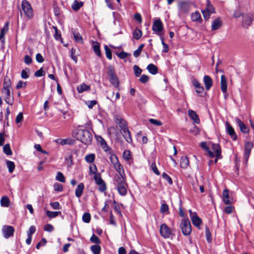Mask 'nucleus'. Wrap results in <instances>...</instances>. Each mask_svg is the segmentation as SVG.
Returning <instances> with one entry per match:
<instances>
[{"label": "nucleus", "mask_w": 254, "mask_h": 254, "mask_svg": "<svg viewBox=\"0 0 254 254\" xmlns=\"http://www.w3.org/2000/svg\"><path fill=\"white\" fill-rule=\"evenodd\" d=\"M227 131L234 140L237 139V136L233 127L228 122L226 123Z\"/></svg>", "instance_id": "17"}, {"label": "nucleus", "mask_w": 254, "mask_h": 254, "mask_svg": "<svg viewBox=\"0 0 254 254\" xmlns=\"http://www.w3.org/2000/svg\"><path fill=\"white\" fill-rule=\"evenodd\" d=\"M119 174L115 175L113 181L118 192L122 196L127 193V184L126 181V175L122 165L119 163L114 166Z\"/></svg>", "instance_id": "1"}, {"label": "nucleus", "mask_w": 254, "mask_h": 254, "mask_svg": "<svg viewBox=\"0 0 254 254\" xmlns=\"http://www.w3.org/2000/svg\"><path fill=\"white\" fill-rule=\"evenodd\" d=\"M163 29V27L161 21L159 19L155 20L152 25L153 31L156 34L160 35Z\"/></svg>", "instance_id": "11"}, {"label": "nucleus", "mask_w": 254, "mask_h": 254, "mask_svg": "<svg viewBox=\"0 0 254 254\" xmlns=\"http://www.w3.org/2000/svg\"><path fill=\"white\" fill-rule=\"evenodd\" d=\"M109 80L110 83L115 87H118L119 86V82L118 79L116 76L110 77Z\"/></svg>", "instance_id": "39"}, {"label": "nucleus", "mask_w": 254, "mask_h": 254, "mask_svg": "<svg viewBox=\"0 0 254 254\" xmlns=\"http://www.w3.org/2000/svg\"><path fill=\"white\" fill-rule=\"evenodd\" d=\"M9 202V199L7 196H2L0 199V205L2 207H8Z\"/></svg>", "instance_id": "29"}, {"label": "nucleus", "mask_w": 254, "mask_h": 254, "mask_svg": "<svg viewBox=\"0 0 254 254\" xmlns=\"http://www.w3.org/2000/svg\"><path fill=\"white\" fill-rule=\"evenodd\" d=\"M147 69L149 72L152 74H156L158 71V68L157 66L152 64H148L147 67Z\"/></svg>", "instance_id": "30"}, {"label": "nucleus", "mask_w": 254, "mask_h": 254, "mask_svg": "<svg viewBox=\"0 0 254 254\" xmlns=\"http://www.w3.org/2000/svg\"><path fill=\"white\" fill-rule=\"evenodd\" d=\"M44 230L46 231L51 232L54 230V227L51 224H48L45 225Z\"/></svg>", "instance_id": "58"}, {"label": "nucleus", "mask_w": 254, "mask_h": 254, "mask_svg": "<svg viewBox=\"0 0 254 254\" xmlns=\"http://www.w3.org/2000/svg\"><path fill=\"white\" fill-rule=\"evenodd\" d=\"M200 146L207 152L210 157L213 158L214 157V152L209 149V148L207 146V143L206 142H201L200 143Z\"/></svg>", "instance_id": "21"}, {"label": "nucleus", "mask_w": 254, "mask_h": 254, "mask_svg": "<svg viewBox=\"0 0 254 254\" xmlns=\"http://www.w3.org/2000/svg\"><path fill=\"white\" fill-rule=\"evenodd\" d=\"M8 29V23L5 24L3 27L1 29L0 34V40L1 41V42L3 44L4 43V35L7 32Z\"/></svg>", "instance_id": "24"}, {"label": "nucleus", "mask_w": 254, "mask_h": 254, "mask_svg": "<svg viewBox=\"0 0 254 254\" xmlns=\"http://www.w3.org/2000/svg\"><path fill=\"white\" fill-rule=\"evenodd\" d=\"M95 156L94 154H90L85 156V160L88 163H92L95 160Z\"/></svg>", "instance_id": "45"}, {"label": "nucleus", "mask_w": 254, "mask_h": 254, "mask_svg": "<svg viewBox=\"0 0 254 254\" xmlns=\"http://www.w3.org/2000/svg\"><path fill=\"white\" fill-rule=\"evenodd\" d=\"M90 87L84 83H82L77 87V90L79 93H82L84 91H88Z\"/></svg>", "instance_id": "31"}, {"label": "nucleus", "mask_w": 254, "mask_h": 254, "mask_svg": "<svg viewBox=\"0 0 254 254\" xmlns=\"http://www.w3.org/2000/svg\"><path fill=\"white\" fill-rule=\"evenodd\" d=\"M14 232V228L11 226L4 225L2 228V235L5 239L13 236Z\"/></svg>", "instance_id": "9"}, {"label": "nucleus", "mask_w": 254, "mask_h": 254, "mask_svg": "<svg viewBox=\"0 0 254 254\" xmlns=\"http://www.w3.org/2000/svg\"><path fill=\"white\" fill-rule=\"evenodd\" d=\"M139 81L142 83H146L149 80V77L147 75L143 74L139 78Z\"/></svg>", "instance_id": "57"}, {"label": "nucleus", "mask_w": 254, "mask_h": 254, "mask_svg": "<svg viewBox=\"0 0 254 254\" xmlns=\"http://www.w3.org/2000/svg\"><path fill=\"white\" fill-rule=\"evenodd\" d=\"M11 81L7 76L4 78L2 89H11Z\"/></svg>", "instance_id": "28"}, {"label": "nucleus", "mask_w": 254, "mask_h": 254, "mask_svg": "<svg viewBox=\"0 0 254 254\" xmlns=\"http://www.w3.org/2000/svg\"><path fill=\"white\" fill-rule=\"evenodd\" d=\"M26 86V83L22 81H19L17 83L16 88L18 89L21 88L25 87Z\"/></svg>", "instance_id": "64"}, {"label": "nucleus", "mask_w": 254, "mask_h": 254, "mask_svg": "<svg viewBox=\"0 0 254 254\" xmlns=\"http://www.w3.org/2000/svg\"><path fill=\"white\" fill-rule=\"evenodd\" d=\"M21 8L26 17L28 19H32L34 16L33 8L27 0H23L21 2Z\"/></svg>", "instance_id": "3"}, {"label": "nucleus", "mask_w": 254, "mask_h": 254, "mask_svg": "<svg viewBox=\"0 0 254 254\" xmlns=\"http://www.w3.org/2000/svg\"><path fill=\"white\" fill-rule=\"evenodd\" d=\"M84 188V186L83 183L78 184L75 190V195L76 197H80L82 195Z\"/></svg>", "instance_id": "26"}, {"label": "nucleus", "mask_w": 254, "mask_h": 254, "mask_svg": "<svg viewBox=\"0 0 254 254\" xmlns=\"http://www.w3.org/2000/svg\"><path fill=\"white\" fill-rule=\"evenodd\" d=\"M144 47V45L143 44H141L139 47L138 48H137V49L136 50H135L134 52H133V56L135 57H138L139 55L140 54V53L143 49V48Z\"/></svg>", "instance_id": "48"}, {"label": "nucleus", "mask_w": 254, "mask_h": 254, "mask_svg": "<svg viewBox=\"0 0 254 254\" xmlns=\"http://www.w3.org/2000/svg\"><path fill=\"white\" fill-rule=\"evenodd\" d=\"M124 138L128 143H130L132 141V139L130 135V133L129 131L128 128L125 130L121 131Z\"/></svg>", "instance_id": "27"}, {"label": "nucleus", "mask_w": 254, "mask_h": 254, "mask_svg": "<svg viewBox=\"0 0 254 254\" xmlns=\"http://www.w3.org/2000/svg\"><path fill=\"white\" fill-rule=\"evenodd\" d=\"M160 233L162 237L164 238H168L171 234V231L168 226L164 223L162 224L160 228Z\"/></svg>", "instance_id": "10"}, {"label": "nucleus", "mask_w": 254, "mask_h": 254, "mask_svg": "<svg viewBox=\"0 0 254 254\" xmlns=\"http://www.w3.org/2000/svg\"><path fill=\"white\" fill-rule=\"evenodd\" d=\"M108 74L110 77L116 76L114 68L112 66H109L108 67Z\"/></svg>", "instance_id": "52"}, {"label": "nucleus", "mask_w": 254, "mask_h": 254, "mask_svg": "<svg viewBox=\"0 0 254 254\" xmlns=\"http://www.w3.org/2000/svg\"><path fill=\"white\" fill-rule=\"evenodd\" d=\"M162 178L164 179H165L166 181H167L170 185H172V184L173 182H172V179L166 173H163L162 174Z\"/></svg>", "instance_id": "55"}, {"label": "nucleus", "mask_w": 254, "mask_h": 254, "mask_svg": "<svg viewBox=\"0 0 254 254\" xmlns=\"http://www.w3.org/2000/svg\"><path fill=\"white\" fill-rule=\"evenodd\" d=\"M44 74L45 72L43 71V68H41L35 72L34 75L36 77H40L44 75Z\"/></svg>", "instance_id": "63"}, {"label": "nucleus", "mask_w": 254, "mask_h": 254, "mask_svg": "<svg viewBox=\"0 0 254 254\" xmlns=\"http://www.w3.org/2000/svg\"><path fill=\"white\" fill-rule=\"evenodd\" d=\"M192 84L195 87L196 92L197 93L201 94L203 93L204 88L203 86L196 79L192 80Z\"/></svg>", "instance_id": "19"}, {"label": "nucleus", "mask_w": 254, "mask_h": 254, "mask_svg": "<svg viewBox=\"0 0 254 254\" xmlns=\"http://www.w3.org/2000/svg\"><path fill=\"white\" fill-rule=\"evenodd\" d=\"M133 68L135 76L137 77L139 76L142 72V69L136 65H134Z\"/></svg>", "instance_id": "51"}, {"label": "nucleus", "mask_w": 254, "mask_h": 254, "mask_svg": "<svg viewBox=\"0 0 254 254\" xmlns=\"http://www.w3.org/2000/svg\"><path fill=\"white\" fill-rule=\"evenodd\" d=\"M91 250L94 254H100L101 247L98 245L92 246L91 247Z\"/></svg>", "instance_id": "40"}, {"label": "nucleus", "mask_w": 254, "mask_h": 254, "mask_svg": "<svg viewBox=\"0 0 254 254\" xmlns=\"http://www.w3.org/2000/svg\"><path fill=\"white\" fill-rule=\"evenodd\" d=\"M96 184L98 186L99 190L101 192H104L107 190L106 183L101 178L100 174H96L94 176Z\"/></svg>", "instance_id": "6"}, {"label": "nucleus", "mask_w": 254, "mask_h": 254, "mask_svg": "<svg viewBox=\"0 0 254 254\" xmlns=\"http://www.w3.org/2000/svg\"><path fill=\"white\" fill-rule=\"evenodd\" d=\"M93 48L94 52L98 57H100L101 53L100 49V45L98 42H94L93 44Z\"/></svg>", "instance_id": "33"}, {"label": "nucleus", "mask_w": 254, "mask_h": 254, "mask_svg": "<svg viewBox=\"0 0 254 254\" xmlns=\"http://www.w3.org/2000/svg\"><path fill=\"white\" fill-rule=\"evenodd\" d=\"M72 136L85 144H89L92 140L91 133L83 126H79L73 130Z\"/></svg>", "instance_id": "2"}, {"label": "nucleus", "mask_w": 254, "mask_h": 254, "mask_svg": "<svg viewBox=\"0 0 254 254\" xmlns=\"http://www.w3.org/2000/svg\"><path fill=\"white\" fill-rule=\"evenodd\" d=\"M6 164L8 169L9 172L10 173H12L15 169V164L14 162L11 161H7L6 162Z\"/></svg>", "instance_id": "37"}, {"label": "nucleus", "mask_w": 254, "mask_h": 254, "mask_svg": "<svg viewBox=\"0 0 254 254\" xmlns=\"http://www.w3.org/2000/svg\"><path fill=\"white\" fill-rule=\"evenodd\" d=\"M202 13L203 14V16L205 20H207L209 18L210 15L212 14L210 12L207 11L205 9L202 10Z\"/></svg>", "instance_id": "60"}, {"label": "nucleus", "mask_w": 254, "mask_h": 254, "mask_svg": "<svg viewBox=\"0 0 254 254\" xmlns=\"http://www.w3.org/2000/svg\"><path fill=\"white\" fill-rule=\"evenodd\" d=\"M114 119L116 123L119 125L121 131L125 130L128 128L126 121L123 119L120 116L116 115Z\"/></svg>", "instance_id": "13"}, {"label": "nucleus", "mask_w": 254, "mask_h": 254, "mask_svg": "<svg viewBox=\"0 0 254 254\" xmlns=\"http://www.w3.org/2000/svg\"><path fill=\"white\" fill-rule=\"evenodd\" d=\"M191 19L193 21H201L200 14L198 11H196L191 14Z\"/></svg>", "instance_id": "32"}, {"label": "nucleus", "mask_w": 254, "mask_h": 254, "mask_svg": "<svg viewBox=\"0 0 254 254\" xmlns=\"http://www.w3.org/2000/svg\"><path fill=\"white\" fill-rule=\"evenodd\" d=\"M190 3L189 1H180L178 3V14L182 15L189 12Z\"/></svg>", "instance_id": "4"}, {"label": "nucleus", "mask_w": 254, "mask_h": 254, "mask_svg": "<svg viewBox=\"0 0 254 254\" xmlns=\"http://www.w3.org/2000/svg\"><path fill=\"white\" fill-rule=\"evenodd\" d=\"M90 241L96 244H99L100 243V241L99 238L94 234H93L90 238Z\"/></svg>", "instance_id": "56"}, {"label": "nucleus", "mask_w": 254, "mask_h": 254, "mask_svg": "<svg viewBox=\"0 0 254 254\" xmlns=\"http://www.w3.org/2000/svg\"><path fill=\"white\" fill-rule=\"evenodd\" d=\"M123 158L126 160H129L131 158V153L129 150H125L123 153Z\"/></svg>", "instance_id": "53"}, {"label": "nucleus", "mask_w": 254, "mask_h": 254, "mask_svg": "<svg viewBox=\"0 0 254 254\" xmlns=\"http://www.w3.org/2000/svg\"><path fill=\"white\" fill-rule=\"evenodd\" d=\"M211 149L214 152V156L216 157L214 162L216 164L217 162L218 159H221L222 157L221 147L218 144L211 143Z\"/></svg>", "instance_id": "8"}, {"label": "nucleus", "mask_w": 254, "mask_h": 254, "mask_svg": "<svg viewBox=\"0 0 254 254\" xmlns=\"http://www.w3.org/2000/svg\"><path fill=\"white\" fill-rule=\"evenodd\" d=\"M253 16L251 13H244L243 15L242 25L244 28H248L251 25L253 21Z\"/></svg>", "instance_id": "7"}, {"label": "nucleus", "mask_w": 254, "mask_h": 254, "mask_svg": "<svg viewBox=\"0 0 254 254\" xmlns=\"http://www.w3.org/2000/svg\"><path fill=\"white\" fill-rule=\"evenodd\" d=\"M110 159L111 163L113 164L114 166L119 163L118 157L115 154H111Z\"/></svg>", "instance_id": "43"}, {"label": "nucleus", "mask_w": 254, "mask_h": 254, "mask_svg": "<svg viewBox=\"0 0 254 254\" xmlns=\"http://www.w3.org/2000/svg\"><path fill=\"white\" fill-rule=\"evenodd\" d=\"M54 190L57 191H62L63 190V186L59 183H56L54 185Z\"/></svg>", "instance_id": "59"}, {"label": "nucleus", "mask_w": 254, "mask_h": 254, "mask_svg": "<svg viewBox=\"0 0 254 254\" xmlns=\"http://www.w3.org/2000/svg\"><path fill=\"white\" fill-rule=\"evenodd\" d=\"M55 142L56 143L62 145L65 144L72 145L74 143V140L70 138L65 139L58 138L55 140Z\"/></svg>", "instance_id": "15"}, {"label": "nucleus", "mask_w": 254, "mask_h": 254, "mask_svg": "<svg viewBox=\"0 0 254 254\" xmlns=\"http://www.w3.org/2000/svg\"><path fill=\"white\" fill-rule=\"evenodd\" d=\"M104 49L105 50L106 55L107 58L109 60H111L112 58V55L111 50L109 48L107 45L104 46Z\"/></svg>", "instance_id": "47"}, {"label": "nucleus", "mask_w": 254, "mask_h": 254, "mask_svg": "<svg viewBox=\"0 0 254 254\" xmlns=\"http://www.w3.org/2000/svg\"><path fill=\"white\" fill-rule=\"evenodd\" d=\"M222 25V22L219 18L215 19L212 22L211 25V29L212 30H216L220 28Z\"/></svg>", "instance_id": "25"}, {"label": "nucleus", "mask_w": 254, "mask_h": 254, "mask_svg": "<svg viewBox=\"0 0 254 254\" xmlns=\"http://www.w3.org/2000/svg\"><path fill=\"white\" fill-rule=\"evenodd\" d=\"M4 100L6 103L10 105H12L13 103V98L11 96H4Z\"/></svg>", "instance_id": "61"}, {"label": "nucleus", "mask_w": 254, "mask_h": 254, "mask_svg": "<svg viewBox=\"0 0 254 254\" xmlns=\"http://www.w3.org/2000/svg\"><path fill=\"white\" fill-rule=\"evenodd\" d=\"M188 114L189 116L191 118L192 120L196 124H199V119L198 115L196 114V113L191 110H190L188 111Z\"/></svg>", "instance_id": "23"}, {"label": "nucleus", "mask_w": 254, "mask_h": 254, "mask_svg": "<svg viewBox=\"0 0 254 254\" xmlns=\"http://www.w3.org/2000/svg\"><path fill=\"white\" fill-rule=\"evenodd\" d=\"M142 35V32L140 30L137 28H135L133 32V37L136 39H139Z\"/></svg>", "instance_id": "38"}, {"label": "nucleus", "mask_w": 254, "mask_h": 254, "mask_svg": "<svg viewBox=\"0 0 254 254\" xmlns=\"http://www.w3.org/2000/svg\"><path fill=\"white\" fill-rule=\"evenodd\" d=\"M236 122L239 126L241 131L244 133H247L249 131V127L245 125L239 118L235 119Z\"/></svg>", "instance_id": "16"}, {"label": "nucleus", "mask_w": 254, "mask_h": 254, "mask_svg": "<svg viewBox=\"0 0 254 254\" xmlns=\"http://www.w3.org/2000/svg\"><path fill=\"white\" fill-rule=\"evenodd\" d=\"M46 213L47 215L50 218L56 217L59 215L61 214V211H51L49 210H47Z\"/></svg>", "instance_id": "36"}, {"label": "nucleus", "mask_w": 254, "mask_h": 254, "mask_svg": "<svg viewBox=\"0 0 254 254\" xmlns=\"http://www.w3.org/2000/svg\"><path fill=\"white\" fill-rule=\"evenodd\" d=\"M189 212L192 224L196 227L199 226L201 223L200 218L197 216L195 212H192L191 210H189Z\"/></svg>", "instance_id": "12"}, {"label": "nucleus", "mask_w": 254, "mask_h": 254, "mask_svg": "<svg viewBox=\"0 0 254 254\" xmlns=\"http://www.w3.org/2000/svg\"><path fill=\"white\" fill-rule=\"evenodd\" d=\"M50 205L55 209H60L61 208L60 204L57 201L50 203Z\"/></svg>", "instance_id": "62"}, {"label": "nucleus", "mask_w": 254, "mask_h": 254, "mask_svg": "<svg viewBox=\"0 0 254 254\" xmlns=\"http://www.w3.org/2000/svg\"><path fill=\"white\" fill-rule=\"evenodd\" d=\"M203 82L207 90H209L212 86L213 81L208 75H205L203 77Z\"/></svg>", "instance_id": "18"}, {"label": "nucleus", "mask_w": 254, "mask_h": 254, "mask_svg": "<svg viewBox=\"0 0 254 254\" xmlns=\"http://www.w3.org/2000/svg\"><path fill=\"white\" fill-rule=\"evenodd\" d=\"M73 37L75 41L78 43H82L83 39L79 33L77 32H73Z\"/></svg>", "instance_id": "46"}, {"label": "nucleus", "mask_w": 254, "mask_h": 254, "mask_svg": "<svg viewBox=\"0 0 254 254\" xmlns=\"http://www.w3.org/2000/svg\"><path fill=\"white\" fill-rule=\"evenodd\" d=\"M204 9H205L206 10H207L208 12H210L211 13H213L215 12L214 8L210 4V1L209 0H207L206 7Z\"/></svg>", "instance_id": "49"}, {"label": "nucleus", "mask_w": 254, "mask_h": 254, "mask_svg": "<svg viewBox=\"0 0 254 254\" xmlns=\"http://www.w3.org/2000/svg\"><path fill=\"white\" fill-rule=\"evenodd\" d=\"M108 133L111 136H117L118 134V131L116 128L114 127H111L108 128Z\"/></svg>", "instance_id": "41"}, {"label": "nucleus", "mask_w": 254, "mask_h": 254, "mask_svg": "<svg viewBox=\"0 0 254 254\" xmlns=\"http://www.w3.org/2000/svg\"><path fill=\"white\" fill-rule=\"evenodd\" d=\"M221 89L224 93L227 92V79L224 75H222L221 76Z\"/></svg>", "instance_id": "20"}, {"label": "nucleus", "mask_w": 254, "mask_h": 254, "mask_svg": "<svg viewBox=\"0 0 254 254\" xmlns=\"http://www.w3.org/2000/svg\"><path fill=\"white\" fill-rule=\"evenodd\" d=\"M91 219V216L89 213H85L82 216V220L85 223H89Z\"/></svg>", "instance_id": "50"}, {"label": "nucleus", "mask_w": 254, "mask_h": 254, "mask_svg": "<svg viewBox=\"0 0 254 254\" xmlns=\"http://www.w3.org/2000/svg\"><path fill=\"white\" fill-rule=\"evenodd\" d=\"M180 228H181L183 234L184 235L188 236L191 232V227L190 223L188 219H184L180 223Z\"/></svg>", "instance_id": "5"}, {"label": "nucleus", "mask_w": 254, "mask_h": 254, "mask_svg": "<svg viewBox=\"0 0 254 254\" xmlns=\"http://www.w3.org/2000/svg\"><path fill=\"white\" fill-rule=\"evenodd\" d=\"M3 150L4 153L7 155H10L12 154V151L10 149V145L8 144H6L4 145Z\"/></svg>", "instance_id": "42"}, {"label": "nucleus", "mask_w": 254, "mask_h": 254, "mask_svg": "<svg viewBox=\"0 0 254 254\" xmlns=\"http://www.w3.org/2000/svg\"><path fill=\"white\" fill-rule=\"evenodd\" d=\"M149 122L151 124L157 126H160L162 125V123L161 121L156 119H150L149 120Z\"/></svg>", "instance_id": "54"}, {"label": "nucleus", "mask_w": 254, "mask_h": 254, "mask_svg": "<svg viewBox=\"0 0 254 254\" xmlns=\"http://www.w3.org/2000/svg\"><path fill=\"white\" fill-rule=\"evenodd\" d=\"M253 147V143L251 142H247L245 144L244 158L246 162L248 161L251 150Z\"/></svg>", "instance_id": "14"}, {"label": "nucleus", "mask_w": 254, "mask_h": 254, "mask_svg": "<svg viewBox=\"0 0 254 254\" xmlns=\"http://www.w3.org/2000/svg\"><path fill=\"white\" fill-rule=\"evenodd\" d=\"M56 179L57 180H58L62 183H64L65 181V178H64V175L61 172H58L57 173L56 177Z\"/></svg>", "instance_id": "44"}, {"label": "nucleus", "mask_w": 254, "mask_h": 254, "mask_svg": "<svg viewBox=\"0 0 254 254\" xmlns=\"http://www.w3.org/2000/svg\"><path fill=\"white\" fill-rule=\"evenodd\" d=\"M189 164V160L187 157H183L181 159L180 165L182 168H186Z\"/></svg>", "instance_id": "34"}, {"label": "nucleus", "mask_w": 254, "mask_h": 254, "mask_svg": "<svg viewBox=\"0 0 254 254\" xmlns=\"http://www.w3.org/2000/svg\"><path fill=\"white\" fill-rule=\"evenodd\" d=\"M223 200L226 204H229L232 203L229 197V190L227 189L224 190L223 192Z\"/></svg>", "instance_id": "22"}, {"label": "nucleus", "mask_w": 254, "mask_h": 254, "mask_svg": "<svg viewBox=\"0 0 254 254\" xmlns=\"http://www.w3.org/2000/svg\"><path fill=\"white\" fill-rule=\"evenodd\" d=\"M83 4L82 2H78L77 0H75L72 4L71 7L74 10L77 11L83 6Z\"/></svg>", "instance_id": "35"}]
</instances>
